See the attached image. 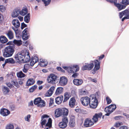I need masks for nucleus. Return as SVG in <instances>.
Returning a JSON list of instances; mask_svg holds the SVG:
<instances>
[{"label": "nucleus", "instance_id": "f257e3e1", "mask_svg": "<svg viewBox=\"0 0 129 129\" xmlns=\"http://www.w3.org/2000/svg\"><path fill=\"white\" fill-rule=\"evenodd\" d=\"M14 58L17 62L23 63L28 62L30 60L29 53L26 49L18 52L15 55Z\"/></svg>", "mask_w": 129, "mask_h": 129}, {"label": "nucleus", "instance_id": "f03ea898", "mask_svg": "<svg viewBox=\"0 0 129 129\" xmlns=\"http://www.w3.org/2000/svg\"><path fill=\"white\" fill-rule=\"evenodd\" d=\"M98 95L97 93L91 95L89 97L90 98V107L92 109H95L98 106V102L97 98V96Z\"/></svg>", "mask_w": 129, "mask_h": 129}, {"label": "nucleus", "instance_id": "7ed1b4c3", "mask_svg": "<svg viewBox=\"0 0 129 129\" xmlns=\"http://www.w3.org/2000/svg\"><path fill=\"white\" fill-rule=\"evenodd\" d=\"M55 115L56 118L62 115L64 117L68 114V110L65 108H59L56 109L55 111Z\"/></svg>", "mask_w": 129, "mask_h": 129}, {"label": "nucleus", "instance_id": "20e7f679", "mask_svg": "<svg viewBox=\"0 0 129 129\" xmlns=\"http://www.w3.org/2000/svg\"><path fill=\"white\" fill-rule=\"evenodd\" d=\"M14 52V47L11 46L6 47L4 50L3 55L5 57H7L12 56Z\"/></svg>", "mask_w": 129, "mask_h": 129}, {"label": "nucleus", "instance_id": "39448f33", "mask_svg": "<svg viewBox=\"0 0 129 129\" xmlns=\"http://www.w3.org/2000/svg\"><path fill=\"white\" fill-rule=\"evenodd\" d=\"M41 127L44 128V129H49L52 126V120L51 118H49L48 120V122L45 124L47 122V120L45 119H41Z\"/></svg>", "mask_w": 129, "mask_h": 129}, {"label": "nucleus", "instance_id": "423d86ee", "mask_svg": "<svg viewBox=\"0 0 129 129\" xmlns=\"http://www.w3.org/2000/svg\"><path fill=\"white\" fill-rule=\"evenodd\" d=\"M57 77L55 74H51L48 77L47 80L48 82L49 83L54 84L57 80Z\"/></svg>", "mask_w": 129, "mask_h": 129}, {"label": "nucleus", "instance_id": "0eeeda50", "mask_svg": "<svg viewBox=\"0 0 129 129\" xmlns=\"http://www.w3.org/2000/svg\"><path fill=\"white\" fill-rule=\"evenodd\" d=\"M68 122L67 117H63L62 118V121L59 123V127L60 128L62 129L66 128L67 126Z\"/></svg>", "mask_w": 129, "mask_h": 129}, {"label": "nucleus", "instance_id": "6e6552de", "mask_svg": "<svg viewBox=\"0 0 129 129\" xmlns=\"http://www.w3.org/2000/svg\"><path fill=\"white\" fill-rule=\"evenodd\" d=\"M93 62V61H92L89 63H85V65L82 67V70L83 71L85 70L90 71L92 70L94 67Z\"/></svg>", "mask_w": 129, "mask_h": 129}, {"label": "nucleus", "instance_id": "1a4fd4ad", "mask_svg": "<svg viewBox=\"0 0 129 129\" xmlns=\"http://www.w3.org/2000/svg\"><path fill=\"white\" fill-rule=\"evenodd\" d=\"M90 97L89 98L87 96L82 97L80 99L81 103L85 106H87L89 104L90 105Z\"/></svg>", "mask_w": 129, "mask_h": 129}, {"label": "nucleus", "instance_id": "9d476101", "mask_svg": "<svg viewBox=\"0 0 129 129\" xmlns=\"http://www.w3.org/2000/svg\"><path fill=\"white\" fill-rule=\"evenodd\" d=\"M125 16L127 19H129V9H126L121 12L119 13V17L121 18L123 16Z\"/></svg>", "mask_w": 129, "mask_h": 129}, {"label": "nucleus", "instance_id": "9b49d317", "mask_svg": "<svg viewBox=\"0 0 129 129\" xmlns=\"http://www.w3.org/2000/svg\"><path fill=\"white\" fill-rule=\"evenodd\" d=\"M67 80L64 76H62L60 78L59 82V85L61 86L65 85L67 83Z\"/></svg>", "mask_w": 129, "mask_h": 129}, {"label": "nucleus", "instance_id": "f8f14e48", "mask_svg": "<svg viewBox=\"0 0 129 129\" xmlns=\"http://www.w3.org/2000/svg\"><path fill=\"white\" fill-rule=\"evenodd\" d=\"M94 124V123L92 122L91 119L89 118L86 119L84 121V124L85 127H90L92 125Z\"/></svg>", "mask_w": 129, "mask_h": 129}, {"label": "nucleus", "instance_id": "ddd939ff", "mask_svg": "<svg viewBox=\"0 0 129 129\" xmlns=\"http://www.w3.org/2000/svg\"><path fill=\"white\" fill-rule=\"evenodd\" d=\"M0 114L3 116H6L8 115L10 113V111L8 109L5 108H2L0 111Z\"/></svg>", "mask_w": 129, "mask_h": 129}, {"label": "nucleus", "instance_id": "4468645a", "mask_svg": "<svg viewBox=\"0 0 129 129\" xmlns=\"http://www.w3.org/2000/svg\"><path fill=\"white\" fill-rule=\"evenodd\" d=\"M39 60L38 57L36 56L32 57L31 58V60L30 62V66L32 67L33 66L35 63L37 62Z\"/></svg>", "mask_w": 129, "mask_h": 129}, {"label": "nucleus", "instance_id": "2eb2a0df", "mask_svg": "<svg viewBox=\"0 0 129 129\" xmlns=\"http://www.w3.org/2000/svg\"><path fill=\"white\" fill-rule=\"evenodd\" d=\"M102 115V113L101 112L99 113L98 114H95L93 116L92 119L95 122H96L98 121V118H101Z\"/></svg>", "mask_w": 129, "mask_h": 129}, {"label": "nucleus", "instance_id": "dca6fc26", "mask_svg": "<svg viewBox=\"0 0 129 129\" xmlns=\"http://www.w3.org/2000/svg\"><path fill=\"white\" fill-rule=\"evenodd\" d=\"M93 62L95 63L94 67L93 69L95 71H97L100 68V62L97 59L94 60Z\"/></svg>", "mask_w": 129, "mask_h": 129}, {"label": "nucleus", "instance_id": "f3484780", "mask_svg": "<svg viewBox=\"0 0 129 129\" xmlns=\"http://www.w3.org/2000/svg\"><path fill=\"white\" fill-rule=\"evenodd\" d=\"M74 84L75 85L79 86L81 85L83 83V81L81 79H75L73 81Z\"/></svg>", "mask_w": 129, "mask_h": 129}, {"label": "nucleus", "instance_id": "a211bd4d", "mask_svg": "<svg viewBox=\"0 0 129 129\" xmlns=\"http://www.w3.org/2000/svg\"><path fill=\"white\" fill-rule=\"evenodd\" d=\"M117 2H115L114 3V5L117 7V8L119 10H121L125 8V6L124 5H122L119 3H117Z\"/></svg>", "mask_w": 129, "mask_h": 129}, {"label": "nucleus", "instance_id": "6ab92c4d", "mask_svg": "<svg viewBox=\"0 0 129 129\" xmlns=\"http://www.w3.org/2000/svg\"><path fill=\"white\" fill-rule=\"evenodd\" d=\"M12 24L16 28H18L20 26V23L17 19H14L12 21Z\"/></svg>", "mask_w": 129, "mask_h": 129}, {"label": "nucleus", "instance_id": "aec40b11", "mask_svg": "<svg viewBox=\"0 0 129 129\" xmlns=\"http://www.w3.org/2000/svg\"><path fill=\"white\" fill-rule=\"evenodd\" d=\"M76 100L74 98L72 97L71 98L69 102V105L71 108H73L75 106Z\"/></svg>", "mask_w": 129, "mask_h": 129}, {"label": "nucleus", "instance_id": "412c9836", "mask_svg": "<svg viewBox=\"0 0 129 129\" xmlns=\"http://www.w3.org/2000/svg\"><path fill=\"white\" fill-rule=\"evenodd\" d=\"M63 98V96L62 95L58 96L56 97L55 99V102L58 104H59L62 102Z\"/></svg>", "mask_w": 129, "mask_h": 129}, {"label": "nucleus", "instance_id": "4be33fe9", "mask_svg": "<svg viewBox=\"0 0 129 129\" xmlns=\"http://www.w3.org/2000/svg\"><path fill=\"white\" fill-rule=\"evenodd\" d=\"M20 13V10L18 9H15L12 13V16L13 18L17 17Z\"/></svg>", "mask_w": 129, "mask_h": 129}, {"label": "nucleus", "instance_id": "5701e85b", "mask_svg": "<svg viewBox=\"0 0 129 129\" xmlns=\"http://www.w3.org/2000/svg\"><path fill=\"white\" fill-rule=\"evenodd\" d=\"M0 41L1 43L4 44L7 43L8 40L5 36H1L0 37Z\"/></svg>", "mask_w": 129, "mask_h": 129}, {"label": "nucleus", "instance_id": "b1692460", "mask_svg": "<svg viewBox=\"0 0 129 129\" xmlns=\"http://www.w3.org/2000/svg\"><path fill=\"white\" fill-rule=\"evenodd\" d=\"M63 88L61 87H58L56 91L55 94L56 95H58L61 93L63 91Z\"/></svg>", "mask_w": 129, "mask_h": 129}, {"label": "nucleus", "instance_id": "393cba45", "mask_svg": "<svg viewBox=\"0 0 129 129\" xmlns=\"http://www.w3.org/2000/svg\"><path fill=\"white\" fill-rule=\"evenodd\" d=\"M70 97V94L69 92H66L64 93V99L63 103L66 102Z\"/></svg>", "mask_w": 129, "mask_h": 129}, {"label": "nucleus", "instance_id": "a878e982", "mask_svg": "<svg viewBox=\"0 0 129 129\" xmlns=\"http://www.w3.org/2000/svg\"><path fill=\"white\" fill-rule=\"evenodd\" d=\"M35 82V80L33 78H31L28 79L26 83L27 86H29L34 84Z\"/></svg>", "mask_w": 129, "mask_h": 129}, {"label": "nucleus", "instance_id": "bb28decb", "mask_svg": "<svg viewBox=\"0 0 129 129\" xmlns=\"http://www.w3.org/2000/svg\"><path fill=\"white\" fill-rule=\"evenodd\" d=\"M30 14L29 13L25 16L24 18V21L26 23H28L30 19Z\"/></svg>", "mask_w": 129, "mask_h": 129}, {"label": "nucleus", "instance_id": "cd10ccee", "mask_svg": "<svg viewBox=\"0 0 129 129\" xmlns=\"http://www.w3.org/2000/svg\"><path fill=\"white\" fill-rule=\"evenodd\" d=\"M22 39L25 40H26L28 39L29 37V33H26L22 32Z\"/></svg>", "mask_w": 129, "mask_h": 129}, {"label": "nucleus", "instance_id": "c85d7f7f", "mask_svg": "<svg viewBox=\"0 0 129 129\" xmlns=\"http://www.w3.org/2000/svg\"><path fill=\"white\" fill-rule=\"evenodd\" d=\"M6 34L10 39H11L13 38L14 37L13 34L11 30L8 31L7 33H6Z\"/></svg>", "mask_w": 129, "mask_h": 129}, {"label": "nucleus", "instance_id": "c756f323", "mask_svg": "<svg viewBox=\"0 0 129 129\" xmlns=\"http://www.w3.org/2000/svg\"><path fill=\"white\" fill-rule=\"evenodd\" d=\"M104 111L106 112L107 113L105 114V115L107 116H109L110 114L113 112V111L111 110L110 109H108V108L106 107L105 108Z\"/></svg>", "mask_w": 129, "mask_h": 129}, {"label": "nucleus", "instance_id": "7c9ffc66", "mask_svg": "<svg viewBox=\"0 0 129 129\" xmlns=\"http://www.w3.org/2000/svg\"><path fill=\"white\" fill-rule=\"evenodd\" d=\"M6 63H9L11 64H14L15 63L14 60L12 58L6 59L5 60Z\"/></svg>", "mask_w": 129, "mask_h": 129}, {"label": "nucleus", "instance_id": "2f4dec72", "mask_svg": "<svg viewBox=\"0 0 129 129\" xmlns=\"http://www.w3.org/2000/svg\"><path fill=\"white\" fill-rule=\"evenodd\" d=\"M75 120L74 119H71L69 123V126L71 127H73L75 126Z\"/></svg>", "mask_w": 129, "mask_h": 129}, {"label": "nucleus", "instance_id": "473e14b6", "mask_svg": "<svg viewBox=\"0 0 129 129\" xmlns=\"http://www.w3.org/2000/svg\"><path fill=\"white\" fill-rule=\"evenodd\" d=\"M42 101V100L40 98H38L35 99L34 101V104L35 105H38L40 102Z\"/></svg>", "mask_w": 129, "mask_h": 129}, {"label": "nucleus", "instance_id": "72a5a7b5", "mask_svg": "<svg viewBox=\"0 0 129 129\" xmlns=\"http://www.w3.org/2000/svg\"><path fill=\"white\" fill-rule=\"evenodd\" d=\"M27 9L26 8H24L22 9V10L20 11V14L22 15H24L27 13Z\"/></svg>", "mask_w": 129, "mask_h": 129}, {"label": "nucleus", "instance_id": "f704fd0d", "mask_svg": "<svg viewBox=\"0 0 129 129\" xmlns=\"http://www.w3.org/2000/svg\"><path fill=\"white\" fill-rule=\"evenodd\" d=\"M17 77L20 78L24 77L25 76V75L23 74L22 71H20L19 73H17Z\"/></svg>", "mask_w": 129, "mask_h": 129}, {"label": "nucleus", "instance_id": "c9c22d12", "mask_svg": "<svg viewBox=\"0 0 129 129\" xmlns=\"http://www.w3.org/2000/svg\"><path fill=\"white\" fill-rule=\"evenodd\" d=\"M22 42L21 40H17L15 39L13 41V43L16 44L18 46H20L22 44Z\"/></svg>", "mask_w": 129, "mask_h": 129}, {"label": "nucleus", "instance_id": "e433bc0d", "mask_svg": "<svg viewBox=\"0 0 129 129\" xmlns=\"http://www.w3.org/2000/svg\"><path fill=\"white\" fill-rule=\"evenodd\" d=\"M45 101L42 100V101L39 103L37 105V106L40 107H44L45 106Z\"/></svg>", "mask_w": 129, "mask_h": 129}, {"label": "nucleus", "instance_id": "4c0bfd02", "mask_svg": "<svg viewBox=\"0 0 129 129\" xmlns=\"http://www.w3.org/2000/svg\"><path fill=\"white\" fill-rule=\"evenodd\" d=\"M42 1L43 3L45 6H46L50 4L51 0H42Z\"/></svg>", "mask_w": 129, "mask_h": 129}, {"label": "nucleus", "instance_id": "58836bf2", "mask_svg": "<svg viewBox=\"0 0 129 129\" xmlns=\"http://www.w3.org/2000/svg\"><path fill=\"white\" fill-rule=\"evenodd\" d=\"M120 3L125 5L126 7V6L129 5V0H122Z\"/></svg>", "mask_w": 129, "mask_h": 129}, {"label": "nucleus", "instance_id": "ea45409f", "mask_svg": "<svg viewBox=\"0 0 129 129\" xmlns=\"http://www.w3.org/2000/svg\"><path fill=\"white\" fill-rule=\"evenodd\" d=\"M67 71L69 73H74L75 72V69L70 67H68Z\"/></svg>", "mask_w": 129, "mask_h": 129}, {"label": "nucleus", "instance_id": "a19ab883", "mask_svg": "<svg viewBox=\"0 0 129 129\" xmlns=\"http://www.w3.org/2000/svg\"><path fill=\"white\" fill-rule=\"evenodd\" d=\"M3 91L4 94H6L9 92L10 90L7 87L4 86L3 87Z\"/></svg>", "mask_w": 129, "mask_h": 129}, {"label": "nucleus", "instance_id": "79ce46f5", "mask_svg": "<svg viewBox=\"0 0 129 129\" xmlns=\"http://www.w3.org/2000/svg\"><path fill=\"white\" fill-rule=\"evenodd\" d=\"M37 86L36 85H34L31 87L29 89V91L30 92H33L37 88Z\"/></svg>", "mask_w": 129, "mask_h": 129}, {"label": "nucleus", "instance_id": "37998d69", "mask_svg": "<svg viewBox=\"0 0 129 129\" xmlns=\"http://www.w3.org/2000/svg\"><path fill=\"white\" fill-rule=\"evenodd\" d=\"M53 93V92L49 90L46 93L45 95L46 96H50L52 95Z\"/></svg>", "mask_w": 129, "mask_h": 129}, {"label": "nucleus", "instance_id": "c03bdc74", "mask_svg": "<svg viewBox=\"0 0 129 129\" xmlns=\"http://www.w3.org/2000/svg\"><path fill=\"white\" fill-rule=\"evenodd\" d=\"M14 128V126L13 124H10L7 125L6 127V129H13Z\"/></svg>", "mask_w": 129, "mask_h": 129}, {"label": "nucleus", "instance_id": "a18cd8bd", "mask_svg": "<svg viewBox=\"0 0 129 129\" xmlns=\"http://www.w3.org/2000/svg\"><path fill=\"white\" fill-rule=\"evenodd\" d=\"M13 83V84L15 85L17 88H18L19 87V86L18 85V82L17 81H16L13 80L12 81Z\"/></svg>", "mask_w": 129, "mask_h": 129}, {"label": "nucleus", "instance_id": "49530a36", "mask_svg": "<svg viewBox=\"0 0 129 129\" xmlns=\"http://www.w3.org/2000/svg\"><path fill=\"white\" fill-rule=\"evenodd\" d=\"M48 63V61H46L45 63H40V65L41 67H44L46 66Z\"/></svg>", "mask_w": 129, "mask_h": 129}, {"label": "nucleus", "instance_id": "de8ad7c7", "mask_svg": "<svg viewBox=\"0 0 129 129\" xmlns=\"http://www.w3.org/2000/svg\"><path fill=\"white\" fill-rule=\"evenodd\" d=\"M106 99L107 101V104H109L111 103L112 102L111 100L108 96H107L106 98Z\"/></svg>", "mask_w": 129, "mask_h": 129}, {"label": "nucleus", "instance_id": "09e8293b", "mask_svg": "<svg viewBox=\"0 0 129 129\" xmlns=\"http://www.w3.org/2000/svg\"><path fill=\"white\" fill-rule=\"evenodd\" d=\"M72 68H73L75 69V72H77L79 71V68L78 67V66L77 65L74 66Z\"/></svg>", "mask_w": 129, "mask_h": 129}, {"label": "nucleus", "instance_id": "8fccbe9b", "mask_svg": "<svg viewBox=\"0 0 129 129\" xmlns=\"http://www.w3.org/2000/svg\"><path fill=\"white\" fill-rule=\"evenodd\" d=\"M28 65L27 64H25L24 65V68L22 70V71L24 73H26L28 71V69H26L25 68H26L27 66H28Z\"/></svg>", "mask_w": 129, "mask_h": 129}, {"label": "nucleus", "instance_id": "3c124183", "mask_svg": "<svg viewBox=\"0 0 129 129\" xmlns=\"http://www.w3.org/2000/svg\"><path fill=\"white\" fill-rule=\"evenodd\" d=\"M6 10L5 7L3 5H0V11L2 12H4Z\"/></svg>", "mask_w": 129, "mask_h": 129}, {"label": "nucleus", "instance_id": "603ef678", "mask_svg": "<svg viewBox=\"0 0 129 129\" xmlns=\"http://www.w3.org/2000/svg\"><path fill=\"white\" fill-rule=\"evenodd\" d=\"M54 99H53L51 98L50 99V101L49 103V106L51 107L52 104L54 103Z\"/></svg>", "mask_w": 129, "mask_h": 129}, {"label": "nucleus", "instance_id": "864d4df0", "mask_svg": "<svg viewBox=\"0 0 129 129\" xmlns=\"http://www.w3.org/2000/svg\"><path fill=\"white\" fill-rule=\"evenodd\" d=\"M107 2L111 3L114 4L115 2H117V0H106Z\"/></svg>", "mask_w": 129, "mask_h": 129}, {"label": "nucleus", "instance_id": "5fc2aeb1", "mask_svg": "<svg viewBox=\"0 0 129 129\" xmlns=\"http://www.w3.org/2000/svg\"><path fill=\"white\" fill-rule=\"evenodd\" d=\"M89 80H91L92 82L94 83H96L97 82L96 80V79H92L91 77H89L88 78Z\"/></svg>", "mask_w": 129, "mask_h": 129}, {"label": "nucleus", "instance_id": "6e6d98bb", "mask_svg": "<svg viewBox=\"0 0 129 129\" xmlns=\"http://www.w3.org/2000/svg\"><path fill=\"white\" fill-rule=\"evenodd\" d=\"M6 84L10 88L13 87V85L10 83H7Z\"/></svg>", "mask_w": 129, "mask_h": 129}, {"label": "nucleus", "instance_id": "4d7b16f0", "mask_svg": "<svg viewBox=\"0 0 129 129\" xmlns=\"http://www.w3.org/2000/svg\"><path fill=\"white\" fill-rule=\"evenodd\" d=\"M30 115H28L26 117H25V120L26 121H27L28 122H29V119L30 118Z\"/></svg>", "mask_w": 129, "mask_h": 129}, {"label": "nucleus", "instance_id": "13d9d810", "mask_svg": "<svg viewBox=\"0 0 129 129\" xmlns=\"http://www.w3.org/2000/svg\"><path fill=\"white\" fill-rule=\"evenodd\" d=\"M49 116L47 114H45L41 116V119H43L45 118H47L49 117Z\"/></svg>", "mask_w": 129, "mask_h": 129}, {"label": "nucleus", "instance_id": "bf43d9fd", "mask_svg": "<svg viewBox=\"0 0 129 129\" xmlns=\"http://www.w3.org/2000/svg\"><path fill=\"white\" fill-rule=\"evenodd\" d=\"M29 30V29L28 28H25L24 30H23L22 32L24 33H28V32Z\"/></svg>", "mask_w": 129, "mask_h": 129}, {"label": "nucleus", "instance_id": "052dcab7", "mask_svg": "<svg viewBox=\"0 0 129 129\" xmlns=\"http://www.w3.org/2000/svg\"><path fill=\"white\" fill-rule=\"evenodd\" d=\"M57 69L59 71H61L62 72H64V71L63 70V69L60 67H58L57 68Z\"/></svg>", "mask_w": 129, "mask_h": 129}, {"label": "nucleus", "instance_id": "680f3d73", "mask_svg": "<svg viewBox=\"0 0 129 129\" xmlns=\"http://www.w3.org/2000/svg\"><path fill=\"white\" fill-rule=\"evenodd\" d=\"M121 125V123L119 122L116 123L115 125V127H117Z\"/></svg>", "mask_w": 129, "mask_h": 129}, {"label": "nucleus", "instance_id": "e2e57ef3", "mask_svg": "<svg viewBox=\"0 0 129 129\" xmlns=\"http://www.w3.org/2000/svg\"><path fill=\"white\" fill-rule=\"evenodd\" d=\"M121 116H116L114 118V119L116 120H118L121 118Z\"/></svg>", "mask_w": 129, "mask_h": 129}, {"label": "nucleus", "instance_id": "0e129e2a", "mask_svg": "<svg viewBox=\"0 0 129 129\" xmlns=\"http://www.w3.org/2000/svg\"><path fill=\"white\" fill-rule=\"evenodd\" d=\"M112 111H113V112L116 108V106L115 105L112 104Z\"/></svg>", "mask_w": 129, "mask_h": 129}, {"label": "nucleus", "instance_id": "69168bd1", "mask_svg": "<svg viewBox=\"0 0 129 129\" xmlns=\"http://www.w3.org/2000/svg\"><path fill=\"white\" fill-rule=\"evenodd\" d=\"M78 74L77 73H74L72 75V77H74V78H75L78 76Z\"/></svg>", "mask_w": 129, "mask_h": 129}, {"label": "nucleus", "instance_id": "338daca9", "mask_svg": "<svg viewBox=\"0 0 129 129\" xmlns=\"http://www.w3.org/2000/svg\"><path fill=\"white\" fill-rule=\"evenodd\" d=\"M43 82V81L39 80L37 81V83L38 85H39L42 84Z\"/></svg>", "mask_w": 129, "mask_h": 129}, {"label": "nucleus", "instance_id": "774afa93", "mask_svg": "<svg viewBox=\"0 0 129 129\" xmlns=\"http://www.w3.org/2000/svg\"><path fill=\"white\" fill-rule=\"evenodd\" d=\"M119 129H128V128L127 126L123 125L120 127Z\"/></svg>", "mask_w": 129, "mask_h": 129}]
</instances>
